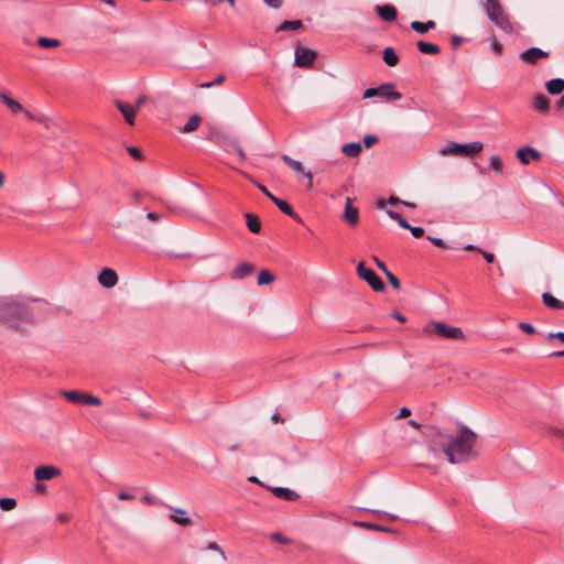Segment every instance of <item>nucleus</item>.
I'll list each match as a JSON object with an SVG mask.
<instances>
[{
  "label": "nucleus",
  "instance_id": "nucleus-50",
  "mask_svg": "<svg viewBox=\"0 0 564 564\" xmlns=\"http://www.w3.org/2000/svg\"><path fill=\"white\" fill-rule=\"evenodd\" d=\"M409 230L415 238H420L424 235V229L422 227H410Z\"/></svg>",
  "mask_w": 564,
  "mask_h": 564
},
{
  "label": "nucleus",
  "instance_id": "nucleus-61",
  "mask_svg": "<svg viewBox=\"0 0 564 564\" xmlns=\"http://www.w3.org/2000/svg\"><path fill=\"white\" fill-rule=\"evenodd\" d=\"M462 41H463V39L460 36H458V35H453L451 37V42H452L454 47H458L462 44Z\"/></svg>",
  "mask_w": 564,
  "mask_h": 564
},
{
  "label": "nucleus",
  "instance_id": "nucleus-24",
  "mask_svg": "<svg viewBox=\"0 0 564 564\" xmlns=\"http://www.w3.org/2000/svg\"><path fill=\"white\" fill-rule=\"evenodd\" d=\"M352 524L355 527H357V528H362V529H367V530H373V531H378V532H386V533H393L394 532L390 528H387V527H383V525H380V524H376V523H371V522L355 521Z\"/></svg>",
  "mask_w": 564,
  "mask_h": 564
},
{
  "label": "nucleus",
  "instance_id": "nucleus-19",
  "mask_svg": "<svg viewBox=\"0 0 564 564\" xmlns=\"http://www.w3.org/2000/svg\"><path fill=\"white\" fill-rule=\"evenodd\" d=\"M376 9H377L378 15L383 21L392 22L398 17L397 9L391 4L378 6Z\"/></svg>",
  "mask_w": 564,
  "mask_h": 564
},
{
  "label": "nucleus",
  "instance_id": "nucleus-57",
  "mask_svg": "<svg viewBox=\"0 0 564 564\" xmlns=\"http://www.w3.org/2000/svg\"><path fill=\"white\" fill-rule=\"evenodd\" d=\"M479 252L484 256L485 260L488 262V263H492L494 260H495V256L494 253L491 252H487V251H484V250H479Z\"/></svg>",
  "mask_w": 564,
  "mask_h": 564
},
{
  "label": "nucleus",
  "instance_id": "nucleus-21",
  "mask_svg": "<svg viewBox=\"0 0 564 564\" xmlns=\"http://www.w3.org/2000/svg\"><path fill=\"white\" fill-rule=\"evenodd\" d=\"M271 490L275 497L286 501H294L299 498V495L289 488L274 487Z\"/></svg>",
  "mask_w": 564,
  "mask_h": 564
},
{
  "label": "nucleus",
  "instance_id": "nucleus-10",
  "mask_svg": "<svg viewBox=\"0 0 564 564\" xmlns=\"http://www.w3.org/2000/svg\"><path fill=\"white\" fill-rule=\"evenodd\" d=\"M316 57H317V54L314 51H312L310 48L297 47L295 50L294 65L297 67H304V68L312 67Z\"/></svg>",
  "mask_w": 564,
  "mask_h": 564
},
{
  "label": "nucleus",
  "instance_id": "nucleus-9",
  "mask_svg": "<svg viewBox=\"0 0 564 564\" xmlns=\"http://www.w3.org/2000/svg\"><path fill=\"white\" fill-rule=\"evenodd\" d=\"M62 395L72 403H79L94 406H98L101 404V400L98 397L88 394L79 390L63 391Z\"/></svg>",
  "mask_w": 564,
  "mask_h": 564
},
{
  "label": "nucleus",
  "instance_id": "nucleus-16",
  "mask_svg": "<svg viewBox=\"0 0 564 564\" xmlns=\"http://www.w3.org/2000/svg\"><path fill=\"white\" fill-rule=\"evenodd\" d=\"M391 205V206H402V207H406V208H411V209H415L417 208V205L414 204V203H411V202H404V200H401L400 198L395 197V196H391L389 198V200H384V199H377L376 200V207L378 209H383L386 208L387 205Z\"/></svg>",
  "mask_w": 564,
  "mask_h": 564
},
{
  "label": "nucleus",
  "instance_id": "nucleus-53",
  "mask_svg": "<svg viewBox=\"0 0 564 564\" xmlns=\"http://www.w3.org/2000/svg\"><path fill=\"white\" fill-rule=\"evenodd\" d=\"M344 212H359L357 207L352 206V200L350 197H346V204Z\"/></svg>",
  "mask_w": 564,
  "mask_h": 564
},
{
  "label": "nucleus",
  "instance_id": "nucleus-2",
  "mask_svg": "<svg viewBox=\"0 0 564 564\" xmlns=\"http://www.w3.org/2000/svg\"><path fill=\"white\" fill-rule=\"evenodd\" d=\"M164 214H124L122 219L112 224L118 238L126 235H137L142 238L151 237L163 220Z\"/></svg>",
  "mask_w": 564,
  "mask_h": 564
},
{
  "label": "nucleus",
  "instance_id": "nucleus-26",
  "mask_svg": "<svg viewBox=\"0 0 564 564\" xmlns=\"http://www.w3.org/2000/svg\"><path fill=\"white\" fill-rule=\"evenodd\" d=\"M545 87L549 94L558 95L564 90V79L553 78L546 83Z\"/></svg>",
  "mask_w": 564,
  "mask_h": 564
},
{
  "label": "nucleus",
  "instance_id": "nucleus-64",
  "mask_svg": "<svg viewBox=\"0 0 564 564\" xmlns=\"http://www.w3.org/2000/svg\"><path fill=\"white\" fill-rule=\"evenodd\" d=\"M142 501L145 502V503H149V505L155 503L154 499L151 496H149V495L143 496L142 497Z\"/></svg>",
  "mask_w": 564,
  "mask_h": 564
},
{
  "label": "nucleus",
  "instance_id": "nucleus-6",
  "mask_svg": "<svg viewBox=\"0 0 564 564\" xmlns=\"http://www.w3.org/2000/svg\"><path fill=\"white\" fill-rule=\"evenodd\" d=\"M482 149L484 144L480 141H474L466 144L449 142L444 148L441 149L440 153L442 155H459L473 158L476 154L480 153Z\"/></svg>",
  "mask_w": 564,
  "mask_h": 564
},
{
  "label": "nucleus",
  "instance_id": "nucleus-59",
  "mask_svg": "<svg viewBox=\"0 0 564 564\" xmlns=\"http://www.w3.org/2000/svg\"><path fill=\"white\" fill-rule=\"evenodd\" d=\"M234 148L237 151L240 160L245 161L247 155H246V152L243 151V149L239 144H235Z\"/></svg>",
  "mask_w": 564,
  "mask_h": 564
},
{
  "label": "nucleus",
  "instance_id": "nucleus-43",
  "mask_svg": "<svg viewBox=\"0 0 564 564\" xmlns=\"http://www.w3.org/2000/svg\"><path fill=\"white\" fill-rule=\"evenodd\" d=\"M389 283L395 289V290H399L401 288V282L400 280L392 273V272H387L386 274Z\"/></svg>",
  "mask_w": 564,
  "mask_h": 564
},
{
  "label": "nucleus",
  "instance_id": "nucleus-14",
  "mask_svg": "<svg viewBox=\"0 0 564 564\" xmlns=\"http://www.w3.org/2000/svg\"><path fill=\"white\" fill-rule=\"evenodd\" d=\"M98 281L102 286L109 289L117 284L118 275L115 270L110 268H105L100 271L98 275Z\"/></svg>",
  "mask_w": 564,
  "mask_h": 564
},
{
  "label": "nucleus",
  "instance_id": "nucleus-22",
  "mask_svg": "<svg viewBox=\"0 0 564 564\" xmlns=\"http://www.w3.org/2000/svg\"><path fill=\"white\" fill-rule=\"evenodd\" d=\"M0 99L8 107V109L13 113L24 110L22 105L18 100L11 98L6 93H0Z\"/></svg>",
  "mask_w": 564,
  "mask_h": 564
},
{
  "label": "nucleus",
  "instance_id": "nucleus-55",
  "mask_svg": "<svg viewBox=\"0 0 564 564\" xmlns=\"http://www.w3.org/2000/svg\"><path fill=\"white\" fill-rule=\"evenodd\" d=\"M373 261L376 262L377 267L382 271L384 272V274H387V272H389L387 265L384 264V262H382L381 260H379L377 257H373Z\"/></svg>",
  "mask_w": 564,
  "mask_h": 564
},
{
  "label": "nucleus",
  "instance_id": "nucleus-54",
  "mask_svg": "<svg viewBox=\"0 0 564 564\" xmlns=\"http://www.w3.org/2000/svg\"><path fill=\"white\" fill-rule=\"evenodd\" d=\"M145 102L147 96L142 95L137 99L135 105L132 106L135 107V111H138Z\"/></svg>",
  "mask_w": 564,
  "mask_h": 564
},
{
  "label": "nucleus",
  "instance_id": "nucleus-58",
  "mask_svg": "<svg viewBox=\"0 0 564 564\" xmlns=\"http://www.w3.org/2000/svg\"><path fill=\"white\" fill-rule=\"evenodd\" d=\"M547 338H550V339L557 338L564 343V332L550 333L547 335Z\"/></svg>",
  "mask_w": 564,
  "mask_h": 564
},
{
  "label": "nucleus",
  "instance_id": "nucleus-35",
  "mask_svg": "<svg viewBox=\"0 0 564 564\" xmlns=\"http://www.w3.org/2000/svg\"><path fill=\"white\" fill-rule=\"evenodd\" d=\"M302 25V20L284 21L276 28V32L299 30Z\"/></svg>",
  "mask_w": 564,
  "mask_h": 564
},
{
  "label": "nucleus",
  "instance_id": "nucleus-12",
  "mask_svg": "<svg viewBox=\"0 0 564 564\" xmlns=\"http://www.w3.org/2000/svg\"><path fill=\"white\" fill-rule=\"evenodd\" d=\"M549 57V52L539 47H531L520 54V59L527 64H535L540 58Z\"/></svg>",
  "mask_w": 564,
  "mask_h": 564
},
{
  "label": "nucleus",
  "instance_id": "nucleus-40",
  "mask_svg": "<svg viewBox=\"0 0 564 564\" xmlns=\"http://www.w3.org/2000/svg\"><path fill=\"white\" fill-rule=\"evenodd\" d=\"M273 202L278 206L280 212H293L291 205L288 202L281 199V198H278V197L274 198Z\"/></svg>",
  "mask_w": 564,
  "mask_h": 564
},
{
  "label": "nucleus",
  "instance_id": "nucleus-32",
  "mask_svg": "<svg viewBox=\"0 0 564 564\" xmlns=\"http://www.w3.org/2000/svg\"><path fill=\"white\" fill-rule=\"evenodd\" d=\"M382 58L383 62L391 67L397 66L399 63V56L397 55L392 47H387L383 50Z\"/></svg>",
  "mask_w": 564,
  "mask_h": 564
},
{
  "label": "nucleus",
  "instance_id": "nucleus-18",
  "mask_svg": "<svg viewBox=\"0 0 564 564\" xmlns=\"http://www.w3.org/2000/svg\"><path fill=\"white\" fill-rule=\"evenodd\" d=\"M172 510V514L170 516V520L174 523H177L183 527L189 525L192 522L187 517V512L181 508L169 507Z\"/></svg>",
  "mask_w": 564,
  "mask_h": 564
},
{
  "label": "nucleus",
  "instance_id": "nucleus-1",
  "mask_svg": "<svg viewBox=\"0 0 564 564\" xmlns=\"http://www.w3.org/2000/svg\"><path fill=\"white\" fill-rule=\"evenodd\" d=\"M424 434L430 441L429 449L435 458L445 457L449 464H462L477 456V434L465 425L460 426L455 436L434 426L426 427Z\"/></svg>",
  "mask_w": 564,
  "mask_h": 564
},
{
  "label": "nucleus",
  "instance_id": "nucleus-41",
  "mask_svg": "<svg viewBox=\"0 0 564 564\" xmlns=\"http://www.w3.org/2000/svg\"><path fill=\"white\" fill-rule=\"evenodd\" d=\"M389 216L391 219L395 220L402 228L409 229L411 227L406 219L401 217V214H389Z\"/></svg>",
  "mask_w": 564,
  "mask_h": 564
},
{
  "label": "nucleus",
  "instance_id": "nucleus-51",
  "mask_svg": "<svg viewBox=\"0 0 564 564\" xmlns=\"http://www.w3.org/2000/svg\"><path fill=\"white\" fill-rule=\"evenodd\" d=\"M411 415V410L406 406H403L399 414L395 416L397 420L404 419Z\"/></svg>",
  "mask_w": 564,
  "mask_h": 564
},
{
  "label": "nucleus",
  "instance_id": "nucleus-30",
  "mask_svg": "<svg viewBox=\"0 0 564 564\" xmlns=\"http://www.w3.org/2000/svg\"><path fill=\"white\" fill-rule=\"evenodd\" d=\"M435 25H436L435 22L432 20H430L427 22L413 21L411 23V28L420 34H424V33L429 32L430 30L434 29Z\"/></svg>",
  "mask_w": 564,
  "mask_h": 564
},
{
  "label": "nucleus",
  "instance_id": "nucleus-7",
  "mask_svg": "<svg viewBox=\"0 0 564 564\" xmlns=\"http://www.w3.org/2000/svg\"><path fill=\"white\" fill-rule=\"evenodd\" d=\"M365 99L380 97L384 101L399 100L402 95L395 90L394 85L391 83L381 84L379 87L368 88L364 91Z\"/></svg>",
  "mask_w": 564,
  "mask_h": 564
},
{
  "label": "nucleus",
  "instance_id": "nucleus-36",
  "mask_svg": "<svg viewBox=\"0 0 564 564\" xmlns=\"http://www.w3.org/2000/svg\"><path fill=\"white\" fill-rule=\"evenodd\" d=\"M489 167L491 170H494L495 172L501 174L502 171H503V164H502V160L500 159L499 155H491L490 159H489Z\"/></svg>",
  "mask_w": 564,
  "mask_h": 564
},
{
  "label": "nucleus",
  "instance_id": "nucleus-11",
  "mask_svg": "<svg viewBox=\"0 0 564 564\" xmlns=\"http://www.w3.org/2000/svg\"><path fill=\"white\" fill-rule=\"evenodd\" d=\"M61 475V470L52 465H42L35 468L34 477L37 481L51 480Z\"/></svg>",
  "mask_w": 564,
  "mask_h": 564
},
{
  "label": "nucleus",
  "instance_id": "nucleus-17",
  "mask_svg": "<svg viewBox=\"0 0 564 564\" xmlns=\"http://www.w3.org/2000/svg\"><path fill=\"white\" fill-rule=\"evenodd\" d=\"M517 158L520 160L522 164L527 165L530 162L529 158L535 161L540 160L541 153L531 147H523L517 151Z\"/></svg>",
  "mask_w": 564,
  "mask_h": 564
},
{
  "label": "nucleus",
  "instance_id": "nucleus-42",
  "mask_svg": "<svg viewBox=\"0 0 564 564\" xmlns=\"http://www.w3.org/2000/svg\"><path fill=\"white\" fill-rule=\"evenodd\" d=\"M224 80H225V76H224V75H219V76H217V78H216L215 80H213V82H206V83L200 84V85H199V88H210V87H213V86H215V85H220V84H223V83H224Z\"/></svg>",
  "mask_w": 564,
  "mask_h": 564
},
{
  "label": "nucleus",
  "instance_id": "nucleus-45",
  "mask_svg": "<svg viewBox=\"0 0 564 564\" xmlns=\"http://www.w3.org/2000/svg\"><path fill=\"white\" fill-rule=\"evenodd\" d=\"M128 153L134 159V160H142L143 159V155H142V152L139 148L137 147H129L128 149Z\"/></svg>",
  "mask_w": 564,
  "mask_h": 564
},
{
  "label": "nucleus",
  "instance_id": "nucleus-15",
  "mask_svg": "<svg viewBox=\"0 0 564 564\" xmlns=\"http://www.w3.org/2000/svg\"><path fill=\"white\" fill-rule=\"evenodd\" d=\"M256 268L250 262H241L239 263L230 273V278L232 280H241L246 276L252 274Z\"/></svg>",
  "mask_w": 564,
  "mask_h": 564
},
{
  "label": "nucleus",
  "instance_id": "nucleus-3",
  "mask_svg": "<svg viewBox=\"0 0 564 564\" xmlns=\"http://www.w3.org/2000/svg\"><path fill=\"white\" fill-rule=\"evenodd\" d=\"M0 317L12 324H18V322L31 323L34 321L31 307L26 303L17 300L0 303Z\"/></svg>",
  "mask_w": 564,
  "mask_h": 564
},
{
  "label": "nucleus",
  "instance_id": "nucleus-38",
  "mask_svg": "<svg viewBox=\"0 0 564 564\" xmlns=\"http://www.w3.org/2000/svg\"><path fill=\"white\" fill-rule=\"evenodd\" d=\"M17 507V500L13 498H1L0 508L3 511H10Z\"/></svg>",
  "mask_w": 564,
  "mask_h": 564
},
{
  "label": "nucleus",
  "instance_id": "nucleus-5",
  "mask_svg": "<svg viewBox=\"0 0 564 564\" xmlns=\"http://www.w3.org/2000/svg\"><path fill=\"white\" fill-rule=\"evenodd\" d=\"M423 333L426 335H437L446 339H464V333L462 328L449 326L443 322H429L423 327Z\"/></svg>",
  "mask_w": 564,
  "mask_h": 564
},
{
  "label": "nucleus",
  "instance_id": "nucleus-31",
  "mask_svg": "<svg viewBox=\"0 0 564 564\" xmlns=\"http://www.w3.org/2000/svg\"><path fill=\"white\" fill-rule=\"evenodd\" d=\"M248 229L258 234L261 230V220L256 214H246Z\"/></svg>",
  "mask_w": 564,
  "mask_h": 564
},
{
  "label": "nucleus",
  "instance_id": "nucleus-46",
  "mask_svg": "<svg viewBox=\"0 0 564 564\" xmlns=\"http://www.w3.org/2000/svg\"><path fill=\"white\" fill-rule=\"evenodd\" d=\"M427 239L441 249H448L449 246L441 238L427 236Z\"/></svg>",
  "mask_w": 564,
  "mask_h": 564
},
{
  "label": "nucleus",
  "instance_id": "nucleus-25",
  "mask_svg": "<svg viewBox=\"0 0 564 564\" xmlns=\"http://www.w3.org/2000/svg\"><path fill=\"white\" fill-rule=\"evenodd\" d=\"M361 144L358 142L346 143L341 148V152L348 158H357L361 153Z\"/></svg>",
  "mask_w": 564,
  "mask_h": 564
},
{
  "label": "nucleus",
  "instance_id": "nucleus-29",
  "mask_svg": "<svg viewBox=\"0 0 564 564\" xmlns=\"http://www.w3.org/2000/svg\"><path fill=\"white\" fill-rule=\"evenodd\" d=\"M419 51L423 54L435 55L440 53V46L433 43L419 41L416 44Z\"/></svg>",
  "mask_w": 564,
  "mask_h": 564
},
{
  "label": "nucleus",
  "instance_id": "nucleus-8",
  "mask_svg": "<svg viewBox=\"0 0 564 564\" xmlns=\"http://www.w3.org/2000/svg\"><path fill=\"white\" fill-rule=\"evenodd\" d=\"M357 274L360 279L366 281L375 292H383L386 290V284L382 279L371 269L366 268L364 262L358 263Z\"/></svg>",
  "mask_w": 564,
  "mask_h": 564
},
{
  "label": "nucleus",
  "instance_id": "nucleus-62",
  "mask_svg": "<svg viewBox=\"0 0 564 564\" xmlns=\"http://www.w3.org/2000/svg\"><path fill=\"white\" fill-rule=\"evenodd\" d=\"M392 317L395 318L397 321L401 322V323H404L406 321L405 316L402 315L401 313H399L398 311H394L392 313Z\"/></svg>",
  "mask_w": 564,
  "mask_h": 564
},
{
  "label": "nucleus",
  "instance_id": "nucleus-52",
  "mask_svg": "<svg viewBox=\"0 0 564 564\" xmlns=\"http://www.w3.org/2000/svg\"><path fill=\"white\" fill-rule=\"evenodd\" d=\"M271 8L279 9L282 7L283 0H263Z\"/></svg>",
  "mask_w": 564,
  "mask_h": 564
},
{
  "label": "nucleus",
  "instance_id": "nucleus-56",
  "mask_svg": "<svg viewBox=\"0 0 564 564\" xmlns=\"http://www.w3.org/2000/svg\"><path fill=\"white\" fill-rule=\"evenodd\" d=\"M56 520L62 524L67 523L70 520V516L67 513H58Z\"/></svg>",
  "mask_w": 564,
  "mask_h": 564
},
{
  "label": "nucleus",
  "instance_id": "nucleus-23",
  "mask_svg": "<svg viewBox=\"0 0 564 564\" xmlns=\"http://www.w3.org/2000/svg\"><path fill=\"white\" fill-rule=\"evenodd\" d=\"M23 112L28 119L37 121L46 129H50L53 126L52 119L45 115H36L31 112L30 110H23Z\"/></svg>",
  "mask_w": 564,
  "mask_h": 564
},
{
  "label": "nucleus",
  "instance_id": "nucleus-37",
  "mask_svg": "<svg viewBox=\"0 0 564 564\" xmlns=\"http://www.w3.org/2000/svg\"><path fill=\"white\" fill-rule=\"evenodd\" d=\"M282 161L289 165L292 170L296 171V172H303L304 167H303V164L299 161H295L293 160L292 158H290L289 155L286 154H283L281 156Z\"/></svg>",
  "mask_w": 564,
  "mask_h": 564
},
{
  "label": "nucleus",
  "instance_id": "nucleus-44",
  "mask_svg": "<svg viewBox=\"0 0 564 564\" xmlns=\"http://www.w3.org/2000/svg\"><path fill=\"white\" fill-rule=\"evenodd\" d=\"M362 142L366 148H371L372 145L379 142V139L376 135L367 134L365 135Z\"/></svg>",
  "mask_w": 564,
  "mask_h": 564
},
{
  "label": "nucleus",
  "instance_id": "nucleus-33",
  "mask_svg": "<svg viewBox=\"0 0 564 564\" xmlns=\"http://www.w3.org/2000/svg\"><path fill=\"white\" fill-rule=\"evenodd\" d=\"M275 280L274 274L269 270H261L258 274V285H267L273 283Z\"/></svg>",
  "mask_w": 564,
  "mask_h": 564
},
{
  "label": "nucleus",
  "instance_id": "nucleus-39",
  "mask_svg": "<svg viewBox=\"0 0 564 564\" xmlns=\"http://www.w3.org/2000/svg\"><path fill=\"white\" fill-rule=\"evenodd\" d=\"M207 550H210V551H215L219 554V557H220V562H226L227 561V556L224 552V550L216 543V542H209L206 546Z\"/></svg>",
  "mask_w": 564,
  "mask_h": 564
},
{
  "label": "nucleus",
  "instance_id": "nucleus-49",
  "mask_svg": "<svg viewBox=\"0 0 564 564\" xmlns=\"http://www.w3.org/2000/svg\"><path fill=\"white\" fill-rule=\"evenodd\" d=\"M520 329H522L527 334H534L535 329L531 324L528 323H520L519 324Z\"/></svg>",
  "mask_w": 564,
  "mask_h": 564
},
{
  "label": "nucleus",
  "instance_id": "nucleus-27",
  "mask_svg": "<svg viewBox=\"0 0 564 564\" xmlns=\"http://www.w3.org/2000/svg\"><path fill=\"white\" fill-rule=\"evenodd\" d=\"M543 303L553 310H564V303L553 296L551 293H543L542 295Z\"/></svg>",
  "mask_w": 564,
  "mask_h": 564
},
{
  "label": "nucleus",
  "instance_id": "nucleus-60",
  "mask_svg": "<svg viewBox=\"0 0 564 564\" xmlns=\"http://www.w3.org/2000/svg\"><path fill=\"white\" fill-rule=\"evenodd\" d=\"M372 513H377V514H383L386 517H388L389 519L391 520H395L398 519V516L395 514H392V513H388V512H384V511H380V510H370Z\"/></svg>",
  "mask_w": 564,
  "mask_h": 564
},
{
  "label": "nucleus",
  "instance_id": "nucleus-28",
  "mask_svg": "<svg viewBox=\"0 0 564 564\" xmlns=\"http://www.w3.org/2000/svg\"><path fill=\"white\" fill-rule=\"evenodd\" d=\"M202 123V118L198 115H193L186 122V124L181 128L182 133H191L198 129Z\"/></svg>",
  "mask_w": 564,
  "mask_h": 564
},
{
  "label": "nucleus",
  "instance_id": "nucleus-47",
  "mask_svg": "<svg viewBox=\"0 0 564 564\" xmlns=\"http://www.w3.org/2000/svg\"><path fill=\"white\" fill-rule=\"evenodd\" d=\"M343 215H344L345 221L351 226L358 224V221H359V214H343Z\"/></svg>",
  "mask_w": 564,
  "mask_h": 564
},
{
  "label": "nucleus",
  "instance_id": "nucleus-20",
  "mask_svg": "<svg viewBox=\"0 0 564 564\" xmlns=\"http://www.w3.org/2000/svg\"><path fill=\"white\" fill-rule=\"evenodd\" d=\"M533 109L536 110L540 113H546L550 109V100L549 98L543 94H538L533 98Z\"/></svg>",
  "mask_w": 564,
  "mask_h": 564
},
{
  "label": "nucleus",
  "instance_id": "nucleus-34",
  "mask_svg": "<svg viewBox=\"0 0 564 564\" xmlns=\"http://www.w3.org/2000/svg\"><path fill=\"white\" fill-rule=\"evenodd\" d=\"M36 43L42 48H54L61 45V42L58 40L44 36L37 37Z\"/></svg>",
  "mask_w": 564,
  "mask_h": 564
},
{
  "label": "nucleus",
  "instance_id": "nucleus-4",
  "mask_svg": "<svg viewBox=\"0 0 564 564\" xmlns=\"http://www.w3.org/2000/svg\"><path fill=\"white\" fill-rule=\"evenodd\" d=\"M484 9L487 13L488 19L494 22L501 31L506 33L513 32V24L510 17L502 8L499 0H486Z\"/></svg>",
  "mask_w": 564,
  "mask_h": 564
},
{
  "label": "nucleus",
  "instance_id": "nucleus-13",
  "mask_svg": "<svg viewBox=\"0 0 564 564\" xmlns=\"http://www.w3.org/2000/svg\"><path fill=\"white\" fill-rule=\"evenodd\" d=\"M115 105L118 108V110L122 113L124 121L129 126H133L134 119H135V113H137L135 107H133L132 105L124 102L122 100H116Z\"/></svg>",
  "mask_w": 564,
  "mask_h": 564
},
{
  "label": "nucleus",
  "instance_id": "nucleus-48",
  "mask_svg": "<svg viewBox=\"0 0 564 564\" xmlns=\"http://www.w3.org/2000/svg\"><path fill=\"white\" fill-rule=\"evenodd\" d=\"M553 435L558 442L560 447L564 451V430H555Z\"/></svg>",
  "mask_w": 564,
  "mask_h": 564
},
{
  "label": "nucleus",
  "instance_id": "nucleus-63",
  "mask_svg": "<svg viewBox=\"0 0 564 564\" xmlns=\"http://www.w3.org/2000/svg\"><path fill=\"white\" fill-rule=\"evenodd\" d=\"M118 498H119L120 500H131V499H133L134 497H133L132 495H129V494H127V492H123V491H122V492H120V494L118 495Z\"/></svg>",
  "mask_w": 564,
  "mask_h": 564
}]
</instances>
